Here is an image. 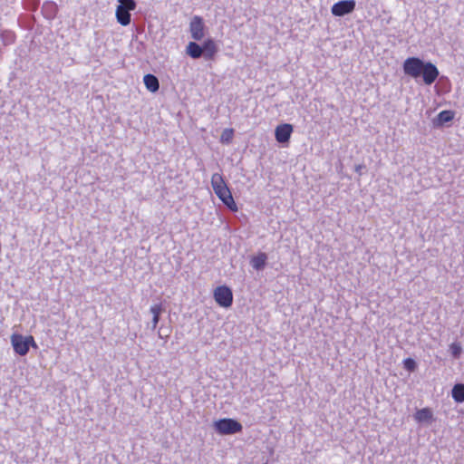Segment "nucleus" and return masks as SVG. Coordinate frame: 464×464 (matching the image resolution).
<instances>
[{"mask_svg":"<svg viewBox=\"0 0 464 464\" xmlns=\"http://www.w3.org/2000/svg\"><path fill=\"white\" fill-rule=\"evenodd\" d=\"M354 0H342L334 4L331 7V13L334 16H343L353 13L355 9Z\"/></svg>","mask_w":464,"mask_h":464,"instance_id":"nucleus-7","label":"nucleus"},{"mask_svg":"<svg viewBox=\"0 0 464 464\" xmlns=\"http://www.w3.org/2000/svg\"><path fill=\"white\" fill-rule=\"evenodd\" d=\"M414 420L419 423H430L434 420L433 412L428 407L422 408L414 413Z\"/></svg>","mask_w":464,"mask_h":464,"instance_id":"nucleus-10","label":"nucleus"},{"mask_svg":"<svg viewBox=\"0 0 464 464\" xmlns=\"http://www.w3.org/2000/svg\"><path fill=\"white\" fill-rule=\"evenodd\" d=\"M213 297L216 303L224 308H228L233 304L232 290L227 285H219L213 291Z\"/></svg>","mask_w":464,"mask_h":464,"instance_id":"nucleus-6","label":"nucleus"},{"mask_svg":"<svg viewBox=\"0 0 464 464\" xmlns=\"http://www.w3.org/2000/svg\"><path fill=\"white\" fill-rule=\"evenodd\" d=\"M11 343L15 353L21 356L26 355L31 346L37 348V344L32 335L24 337L22 334H13L11 335Z\"/></svg>","mask_w":464,"mask_h":464,"instance_id":"nucleus-3","label":"nucleus"},{"mask_svg":"<svg viewBox=\"0 0 464 464\" xmlns=\"http://www.w3.org/2000/svg\"><path fill=\"white\" fill-rule=\"evenodd\" d=\"M267 256L264 252H260L250 259V264L256 270H262L266 264Z\"/></svg>","mask_w":464,"mask_h":464,"instance_id":"nucleus-12","label":"nucleus"},{"mask_svg":"<svg viewBox=\"0 0 464 464\" xmlns=\"http://www.w3.org/2000/svg\"><path fill=\"white\" fill-rule=\"evenodd\" d=\"M187 53L193 59H198L203 54V49L195 42H189L186 48Z\"/></svg>","mask_w":464,"mask_h":464,"instance_id":"nucleus-14","label":"nucleus"},{"mask_svg":"<svg viewBox=\"0 0 464 464\" xmlns=\"http://www.w3.org/2000/svg\"><path fill=\"white\" fill-rule=\"evenodd\" d=\"M211 186L215 194L224 203V205L234 212L237 211V206L234 200L232 193L221 174L214 173L212 175Z\"/></svg>","mask_w":464,"mask_h":464,"instance_id":"nucleus-2","label":"nucleus"},{"mask_svg":"<svg viewBox=\"0 0 464 464\" xmlns=\"http://www.w3.org/2000/svg\"><path fill=\"white\" fill-rule=\"evenodd\" d=\"M162 304H158L150 307V313L153 314L152 328L155 329L159 324L160 314L162 313Z\"/></svg>","mask_w":464,"mask_h":464,"instance_id":"nucleus-16","label":"nucleus"},{"mask_svg":"<svg viewBox=\"0 0 464 464\" xmlns=\"http://www.w3.org/2000/svg\"><path fill=\"white\" fill-rule=\"evenodd\" d=\"M406 75L418 79L422 77L426 85H431L439 77L440 72L435 64L430 62H423L418 57H408L402 64Z\"/></svg>","mask_w":464,"mask_h":464,"instance_id":"nucleus-1","label":"nucleus"},{"mask_svg":"<svg viewBox=\"0 0 464 464\" xmlns=\"http://www.w3.org/2000/svg\"><path fill=\"white\" fill-rule=\"evenodd\" d=\"M202 49L205 57L208 59H212L218 51L217 45L212 39L206 40L203 44Z\"/></svg>","mask_w":464,"mask_h":464,"instance_id":"nucleus-13","label":"nucleus"},{"mask_svg":"<svg viewBox=\"0 0 464 464\" xmlns=\"http://www.w3.org/2000/svg\"><path fill=\"white\" fill-rule=\"evenodd\" d=\"M143 82H144L147 90L150 91V92H156L160 89L159 80L153 74L148 73V74L144 75Z\"/></svg>","mask_w":464,"mask_h":464,"instance_id":"nucleus-11","label":"nucleus"},{"mask_svg":"<svg viewBox=\"0 0 464 464\" xmlns=\"http://www.w3.org/2000/svg\"><path fill=\"white\" fill-rule=\"evenodd\" d=\"M403 366L408 372H414L417 368V363L413 359L406 358L403 360Z\"/></svg>","mask_w":464,"mask_h":464,"instance_id":"nucleus-19","label":"nucleus"},{"mask_svg":"<svg viewBox=\"0 0 464 464\" xmlns=\"http://www.w3.org/2000/svg\"><path fill=\"white\" fill-rule=\"evenodd\" d=\"M215 430L220 435H231L239 433L243 430L242 424L237 420L223 418L214 422Z\"/></svg>","mask_w":464,"mask_h":464,"instance_id":"nucleus-5","label":"nucleus"},{"mask_svg":"<svg viewBox=\"0 0 464 464\" xmlns=\"http://www.w3.org/2000/svg\"><path fill=\"white\" fill-rule=\"evenodd\" d=\"M293 131L294 128L292 124L282 123L277 125L275 130V137L276 141L282 144L288 143Z\"/></svg>","mask_w":464,"mask_h":464,"instance_id":"nucleus-9","label":"nucleus"},{"mask_svg":"<svg viewBox=\"0 0 464 464\" xmlns=\"http://www.w3.org/2000/svg\"><path fill=\"white\" fill-rule=\"evenodd\" d=\"M234 137V130L231 128L225 129L220 136V141L224 144H229Z\"/></svg>","mask_w":464,"mask_h":464,"instance_id":"nucleus-18","label":"nucleus"},{"mask_svg":"<svg viewBox=\"0 0 464 464\" xmlns=\"http://www.w3.org/2000/svg\"><path fill=\"white\" fill-rule=\"evenodd\" d=\"M118 2L115 13L117 22L122 26H127L130 24V12L136 9V2L134 0H118Z\"/></svg>","mask_w":464,"mask_h":464,"instance_id":"nucleus-4","label":"nucleus"},{"mask_svg":"<svg viewBox=\"0 0 464 464\" xmlns=\"http://www.w3.org/2000/svg\"><path fill=\"white\" fill-rule=\"evenodd\" d=\"M454 118V111H442L438 114V121L440 125L452 121Z\"/></svg>","mask_w":464,"mask_h":464,"instance_id":"nucleus-17","label":"nucleus"},{"mask_svg":"<svg viewBox=\"0 0 464 464\" xmlns=\"http://www.w3.org/2000/svg\"><path fill=\"white\" fill-rule=\"evenodd\" d=\"M189 32L195 41H200L205 36V24L202 17L195 15L189 23Z\"/></svg>","mask_w":464,"mask_h":464,"instance_id":"nucleus-8","label":"nucleus"},{"mask_svg":"<svg viewBox=\"0 0 464 464\" xmlns=\"http://www.w3.org/2000/svg\"><path fill=\"white\" fill-rule=\"evenodd\" d=\"M43 10H44V12H47V11L50 12V14L48 17L51 18V17L54 16L57 7H56V5H54L53 3H46L44 5Z\"/></svg>","mask_w":464,"mask_h":464,"instance_id":"nucleus-20","label":"nucleus"},{"mask_svg":"<svg viewBox=\"0 0 464 464\" xmlns=\"http://www.w3.org/2000/svg\"><path fill=\"white\" fill-rule=\"evenodd\" d=\"M452 398L457 402L464 401V384H455L452 389Z\"/></svg>","mask_w":464,"mask_h":464,"instance_id":"nucleus-15","label":"nucleus"},{"mask_svg":"<svg viewBox=\"0 0 464 464\" xmlns=\"http://www.w3.org/2000/svg\"><path fill=\"white\" fill-rule=\"evenodd\" d=\"M450 349L451 354L455 358H459L462 352V348H461L460 344L457 343H451L450 346Z\"/></svg>","mask_w":464,"mask_h":464,"instance_id":"nucleus-21","label":"nucleus"}]
</instances>
